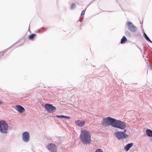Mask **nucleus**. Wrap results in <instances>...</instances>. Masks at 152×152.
<instances>
[{
  "instance_id": "1",
  "label": "nucleus",
  "mask_w": 152,
  "mask_h": 152,
  "mask_svg": "<svg viewBox=\"0 0 152 152\" xmlns=\"http://www.w3.org/2000/svg\"><path fill=\"white\" fill-rule=\"evenodd\" d=\"M79 137L83 144L87 145L90 143L91 141V134L89 131L85 129L82 130Z\"/></svg>"
},
{
  "instance_id": "2",
  "label": "nucleus",
  "mask_w": 152,
  "mask_h": 152,
  "mask_svg": "<svg viewBox=\"0 0 152 152\" xmlns=\"http://www.w3.org/2000/svg\"><path fill=\"white\" fill-rule=\"evenodd\" d=\"M115 119L110 117H107L103 119L102 123V125L105 126H107L110 125L113 126Z\"/></svg>"
},
{
  "instance_id": "3",
  "label": "nucleus",
  "mask_w": 152,
  "mask_h": 152,
  "mask_svg": "<svg viewBox=\"0 0 152 152\" xmlns=\"http://www.w3.org/2000/svg\"><path fill=\"white\" fill-rule=\"evenodd\" d=\"M8 128V124L5 121H0V132H1L3 133H7Z\"/></svg>"
},
{
  "instance_id": "4",
  "label": "nucleus",
  "mask_w": 152,
  "mask_h": 152,
  "mask_svg": "<svg viewBox=\"0 0 152 152\" xmlns=\"http://www.w3.org/2000/svg\"><path fill=\"white\" fill-rule=\"evenodd\" d=\"M113 127L122 129H124L126 127L125 123L119 120L115 119Z\"/></svg>"
},
{
  "instance_id": "5",
  "label": "nucleus",
  "mask_w": 152,
  "mask_h": 152,
  "mask_svg": "<svg viewBox=\"0 0 152 152\" xmlns=\"http://www.w3.org/2000/svg\"><path fill=\"white\" fill-rule=\"evenodd\" d=\"M44 107L46 110L49 113H53L56 110V108L50 104H46Z\"/></svg>"
},
{
  "instance_id": "6",
  "label": "nucleus",
  "mask_w": 152,
  "mask_h": 152,
  "mask_svg": "<svg viewBox=\"0 0 152 152\" xmlns=\"http://www.w3.org/2000/svg\"><path fill=\"white\" fill-rule=\"evenodd\" d=\"M115 135L118 139L126 138L127 134L121 132H117L114 133Z\"/></svg>"
},
{
  "instance_id": "7",
  "label": "nucleus",
  "mask_w": 152,
  "mask_h": 152,
  "mask_svg": "<svg viewBox=\"0 0 152 152\" xmlns=\"http://www.w3.org/2000/svg\"><path fill=\"white\" fill-rule=\"evenodd\" d=\"M49 151L52 152H57V149L56 146L53 143H50L47 146Z\"/></svg>"
},
{
  "instance_id": "8",
  "label": "nucleus",
  "mask_w": 152,
  "mask_h": 152,
  "mask_svg": "<svg viewBox=\"0 0 152 152\" xmlns=\"http://www.w3.org/2000/svg\"><path fill=\"white\" fill-rule=\"evenodd\" d=\"M127 25L128 29L130 31L134 32L136 31V27L133 25L132 23L128 22L127 23Z\"/></svg>"
},
{
  "instance_id": "9",
  "label": "nucleus",
  "mask_w": 152,
  "mask_h": 152,
  "mask_svg": "<svg viewBox=\"0 0 152 152\" xmlns=\"http://www.w3.org/2000/svg\"><path fill=\"white\" fill-rule=\"evenodd\" d=\"M29 134L28 132H24L22 134V139L25 142H27L29 140Z\"/></svg>"
},
{
  "instance_id": "10",
  "label": "nucleus",
  "mask_w": 152,
  "mask_h": 152,
  "mask_svg": "<svg viewBox=\"0 0 152 152\" xmlns=\"http://www.w3.org/2000/svg\"><path fill=\"white\" fill-rule=\"evenodd\" d=\"M15 109L19 113H23L25 110V109L23 107L20 105H16Z\"/></svg>"
},
{
  "instance_id": "11",
  "label": "nucleus",
  "mask_w": 152,
  "mask_h": 152,
  "mask_svg": "<svg viewBox=\"0 0 152 152\" xmlns=\"http://www.w3.org/2000/svg\"><path fill=\"white\" fill-rule=\"evenodd\" d=\"M75 123L77 125L80 126L82 127L85 124V121H80L78 120L75 121Z\"/></svg>"
},
{
  "instance_id": "12",
  "label": "nucleus",
  "mask_w": 152,
  "mask_h": 152,
  "mask_svg": "<svg viewBox=\"0 0 152 152\" xmlns=\"http://www.w3.org/2000/svg\"><path fill=\"white\" fill-rule=\"evenodd\" d=\"M133 144L132 143H131L128 144L124 147V149L126 151L129 150V148L133 145Z\"/></svg>"
},
{
  "instance_id": "13",
  "label": "nucleus",
  "mask_w": 152,
  "mask_h": 152,
  "mask_svg": "<svg viewBox=\"0 0 152 152\" xmlns=\"http://www.w3.org/2000/svg\"><path fill=\"white\" fill-rule=\"evenodd\" d=\"M146 134L149 137H152V131L149 129L146 130Z\"/></svg>"
},
{
  "instance_id": "14",
  "label": "nucleus",
  "mask_w": 152,
  "mask_h": 152,
  "mask_svg": "<svg viewBox=\"0 0 152 152\" xmlns=\"http://www.w3.org/2000/svg\"><path fill=\"white\" fill-rule=\"evenodd\" d=\"M127 41L126 38L125 36H123L122 38L121 39V44L124 43Z\"/></svg>"
},
{
  "instance_id": "15",
  "label": "nucleus",
  "mask_w": 152,
  "mask_h": 152,
  "mask_svg": "<svg viewBox=\"0 0 152 152\" xmlns=\"http://www.w3.org/2000/svg\"><path fill=\"white\" fill-rule=\"evenodd\" d=\"M56 117H57L58 118H67L68 119H69L70 118V117L67 116L63 115H57L56 116Z\"/></svg>"
},
{
  "instance_id": "16",
  "label": "nucleus",
  "mask_w": 152,
  "mask_h": 152,
  "mask_svg": "<svg viewBox=\"0 0 152 152\" xmlns=\"http://www.w3.org/2000/svg\"><path fill=\"white\" fill-rule=\"evenodd\" d=\"M36 36V35L35 34H32L29 35L28 38L30 40H33Z\"/></svg>"
},
{
  "instance_id": "17",
  "label": "nucleus",
  "mask_w": 152,
  "mask_h": 152,
  "mask_svg": "<svg viewBox=\"0 0 152 152\" xmlns=\"http://www.w3.org/2000/svg\"><path fill=\"white\" fill-rule=\"evenodd\" d=\"M144 35L145 38L147 40H148V41L151 42V41L150 40V39H149V38L144 33Z\"/></svg>"
},
{
  "instance_id": "18",
  "label": "nucleus",
  "mask_w": 152,
  "mask_h": 152,
  "mask_svg": "<svg viewBox=\"0 0 152 152\" xmlns=\"http://www.w3.org/2000/svg\"><path fill=\"white\" fill-rule=\"evenodd\" d=\"M76 5L75 4H73L71 6V9H73L74 8H75V7Z\"/></svg>"
},
{
  "instance_id": "19",
  "label": "nucleus",
  "mask_w": 152,
  "mask_h": 152,
  "mask_svg": "<svg viewBox=\"0 0 152 152\" xmlns=\"http://www.w3.org/2000/svg\"><path fill=\"white\" fill-rule=\"evenodd\" d=\"M95 152H103V151L100 149H98Z\"/></svg>"
},
{
  "instance_id": "20",
  "label": "nucleus",
  "mask_w": 152,
  "mask_h": 152,
  "mask_svg": "<svg viewBox=\"0 0 152 152\" xmlns=\"http://www.w3.org/2000/svg\"><path fill=\"white\" fill-rule=\"evenodd\" d=\"M85 10H83V11L81 13V15H84L85 14Z\"/></svg>"
},
{
  "instance_id": "21",
  "label": "nucleus",
  "mask_w": 152,
  "mask_h": 152,
  "mask_svg": "<svg viewBox=\"0 0 152 152\" xmlns=\"http://www.w3.org/2000/svg\"><path fill=\"white\" fill-rule=\"evenodd\" d=\"M3 102L1 101V100H0V104H3Z\"/></svg>"
},
{
  "instance_id": "22",
  "label": "nucleus",
  "mask_w": 152,
  "mask_h": 152,
  "mask_svg": "<svg viewBox=\"0 0 152 152\" xmlns=\"http://www.w3.org/2000/svg\"><path fill=\"white\" fill-rule=\"evenodd\" d=\"M126 130L125 129V130H124V131L123 132H124H124H126Z\"/></svg>"
}]
</instances>
